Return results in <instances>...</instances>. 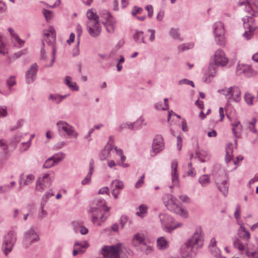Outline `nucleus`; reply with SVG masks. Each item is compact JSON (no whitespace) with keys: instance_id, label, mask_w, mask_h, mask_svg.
<instances>
[{"instance_id":"nucleus-1","label":"nucleus","mask_w":258,"mask_h":258,"mask_svg":"<svg viewBox=\"0 0 258 258\" xmlns=\"http://www.w3.org/2000/svg\"><path fill=\"white\" fill-rule=\"evenodd\" d=\"M110 208L106 206L104 199H96L92 203L89 209L91 221L95 225L100 226L107 219L108 216L105 215Z\"/></svg>"},{"instance_id":"nucleus-39","label":"nucleus","mask_w":258,"mask_h":258,"mask_svg":"<svg viewBox=\"0 0 258 258\" xmlns=\"http://www.w3.org/2000/svg\"><path fill=\"white\" fill-rule=\"evenodd\" d=\"M74 229L76 232L79 230L80 233L82 235H86L88 233V229L84 225L80 224L77 222L73 223Z\"/></svg>"},{"instance_id":"nucleus-18","label":"nucleus","mask_w":258,"mask_h":258,"mask_svg":"<svg viewBox=\"0 0 258 258\" xmlns=\"http://www.w3.org/2000/svg\"><path fill=\"white\" fill-rule=\"evenodd\" d=\"M213 60L215 66L223 67L227 64L228 58L222 49H218L214 53Z\"/></svg>"},{"instance_id":"nucleus-35","label":"nucleus","mask_w":258,"mask_h":258,"mask_svg":"<svg viewBox=\"0 0 258 258\" xmlns=\"http://www.w3.org/2000/svg\"><path fill=\"white\" fill-rule=\"evenodd\" d=\"M149 207L144 204H141L136 208V215L141 218L146 217L148 214Z\"/></svg>"},{"instance_id":"nucleus-56","label":"nucleus","mask_w":258,"mask_h":258,"mask_svg":"<svg viewBox=\"0 0 258 258\" xmlns=\"http://www.w3.org/2000/svg\"><path fill=\"white\" fill-rule=\"evenodd\" d=\"M54 165H56L54 160L51 157L48 158L43 164V167L45 168H49Z\"/></svg>"},{"instance_id":"nucleus-45","label":"nucleus","mask_w":258,"mask_h":258,"mask_svg":"<svg viewBox=\"0 0 258 258\" xmlns=\"http://www.w3.org/2000/svg\"><path fill=\"white\" fill-rule=\"evenodd\" d=\"M66 157V155L62 152H58L54 154L51 156V158L53 159L56 165L58 164L60 162L62 161Z\"/></svg>"},{"instance_id":"nucleus-38","label":"nucleus","mask_w":258,"mask_h":258,"mask_svg":"<svg viewBox=\"0 0 258 258\" xmlns=\"http://www.w3.org/2000/svg\"><path fill=\"white\" fill-rule=\"evenodd\" d=\"M231 125L232 126V130L233 135L236 138L239 137L242 129V126L240 121H237L235 123H232Z\"/></svg>"},{"instance_id":"nucleus-5","label":"nucleus","mask_w":258,"mask_h":258,"mask_svg":"<svg viewBox=\"0 0 258 258\" xmlns=\"http://www.w3.org/2000/svg\"><path fill=\"white\" fill-rule=\"evenodd\" d=\"M159 218L161 227L165 232L171 233L174 230L182 226V224L180 222L175 223L174 219L167 214H160L159 215Z\"/></svg>"},{"instance_id":"nucleus-40","label":"nucleus","mask_w":258,"mask_h":258,"mask_svg":"<svg viewBox=\"0 0 258 258\" xmlns=\"http://www.w3.org/2000/svg\"><path fill=\"white\" fill-rule=\"evenodd\" d=\"M196 155L202 162H206L210 158L209 154L205 151H197Z\"/></svg>"},{"instance_id":"nucleus-60","label":"nucleus","mask_w":258,"mask_h":258,"mask_svg":"<svg viewBox=\"0 0 258 258\" xmlns=\"http://www.w3.org/2000/svg\"><path fill=\"white\" fill-rule=\"evenodd\" d=\"M43 14L47 21L50 20L53 17L52 12L49 10L43 9Z\"/></svg>"},{"instance_id":"nucleus-20","label":"nucleus","mask_w":258,"mask_h":258,"mask_svg":"<svg viewBox=\"0 0 258 258\" xmlns=\"http://www.w3.org/2000/svg\"><path fill=\"white\" fill-rule=\"evenodd\" d=\"M242 21L244 27L249 29L248 31H245L243 33V36L247 40L250 39L253 35V31L255 29L253 26L254 21V19L250 16H245L243 18Z\"/></svg>"},{"instance_id":"nucleus-16","label":"nucleus","mask_w":258,"mask_h":258,"mask_svg":"<svg viewBox=\"0 0 258 258\" xmlns=\"http://www.w3.org/2000/svg\"><path fill=\"white\" fill-rule=\"evenodd\" d=\"M146 234L142 232H138L134 234L132 238V244L135 247L140 246H145L146 247V253L151 252L152 250V247L147 245L146 241Z\"/></svg>"},{"instance_id":"nucleus-31","label":"nucleus","mask_w":258,"mask_h":258,"mask_svg":"<svg viewBox=\"0 0 258 258\" xmlns=\"http://www.w3.org/2000/svg\"><path fill=\"white\" fill-rule=\"evenodd\" d=\"M94 171V162L91 160L89 163V171L85 177L82 180L81 184L83 185H88L91 182L92 175Z\"/></svg>"},{"instance_id":"nucleus-48","label":"nucleus","mask_w":258,"mask_h":258,"mask_svg":"<svg viewBox=\"0 0 258 258\" xmlns=\"http://www.w3.org/2000/svg\"><path fill=\"white\" fill-rule=\"evenodd\" d=\"M256 123V119L255 118H252L248 122V128L249 130L254 134H257V130L255 127Z\"/></svg>"},{"instance_id":"nucleus-50","label":"nucleus","mask_w":258,"mask_h":258,"mask_svg":"<svg viewBox=\"0 0 258 258\" xmlns=\"http://www.w3.org/2000/svg\"><path fill=\"white\" fill-rule=\"evenodd\" d=\"M211 254L214 257L217 258H226L225 256H222L221 254L220 249L217 247H215L209 249Z\"/></svg>"},{"instance_id":"nucleus-53","label":"nucleus","mask_w":258,"mask_h":258,"mask_svg":"<svg viewBox=\"0 0 258 258\" xmlns=\"http://www.w3.org/2000/svg\"><path fill=\"white\" fill-rule=\"evenodd\" d=\"M2 35L0 33V54L5 55L8 53L7 46L2 40Z\"/></svg>"},{"instance_id":"nucleus-8","label":"nucleus","mask_w":258,"mask_h":258,"mask_svg":"<svg viewBox=\"0 0 258 258\" xmlns=\"http://www.w3.org/2000/svg\"><path fill=\"white\" fill-rule=\"evenodd\" d=\"M115 154L119 158V159L115 162L114 160L108 159L107 160V164L109 168L113 170H116L117 165L122 168H127L130 166L129 163H126V157L124 155L122 149L118 148L117 147H114Z\"/></svg>"},{"instance_id":"nucleus-44","label":"nucleus","mask_w":258,"mask_h":258,"mask_svg":"<svg viewBox=\"0 0 258 258\" xmlns=\"http://www.w3.org/2000/svg\"><path fill=\"white\" fill-rule=\"evenodd\" d=\"M15 181H13L10 182V184H6L0 186V194H4L9 192L11 188H13L15 185Z\"/></svg>"},{"instance_id":"nucleus-32","label":"nucleus","mask_w":258,"mask_h":258,"mask_svg":"<svg viewBox=\"0 0 258 258\" xmlns=\"http://www.w3.org/2000/svg\"><path fill=\"white\" fill-rule=\"evenodd\" d=\"M63 84L72 91H78L79 87L75 82L72 81V78L70 76H66L63 79Z\"/></svg>"},{"instance_id":"nucleus-10","label":"nucleus","mask_w":258,"mask_h":258,"mask_svg":"<svg viewBox=\"0 0 258 258\" xmlns=\"http://www.w3.org/2000/svg\"><path fill=\"white\" fill-rule=\"evenodd\" d=\"M100 18L106 28L108 33H113L114 31L116 20L107 10H102L100 13Z\"/></svg>"},{"instance_id":"nucleus-4","label":"nucleus","mask_w":258,"mask_h":258,"mask_svg":"<svg viewBox=\"0 0 258 258\" xmlns=\"http://www.w3.org/2000/svg\"><path fill=\"white\" fill-rule=\"evenodd\" d=\"M56 125L58 134L61 137L66 138H78V133L75 127L68 122L64 120H59L56 122Z\"/></svg>"},{"instance_id":"nucleus-23","label":"nucleus","mask_w":258,"mask_h":258,"mask_svg":"<svg viewBox=\"0 0 258 258\" xmlns=\"http://www.w3.org/2000/svg\"><path fill=\"white\" fill-rule=\"evenodd\" d=\"M197 250L186 241L180 248V253L183 258L191 257L195 256Z\"/></svg>"},{"instance_id":"nucleus-28","label":"nucleus","mask_w":258,"mask_h":258,"mask_svg":"<svg viewBox=\"0 0 258 258\" xmlns=\"http://www.w3.org/2000/svg\"><path fill=\"white\" fill-rule=\"evenodd\" d=\"M8 31L12 37L14 45L18 48L22 47L25 43V41L21 39L12 28H8Z\"/></svg>"},{"instance_id":"nucleus-49","label":"nucleus","mask_w":258,"mask_h":258,"mask_svg":"<svg viewBox=\"0 0 258 258\" xmlns=\"http://www.w3.org/2000/svg\"><path fill=\"white\" fill-rule=\"evenodd\" d=\"M6 83L9 89L8 92H10L11 94L12 92V87L16 84L15 76H11L10 78L7 79Z\"/></svg>"},{"instance_id":"nucleus-47","label":"nucleus","mask_w":258,"mask_h":258,"mask_svg":"<svg viewBox=\"0 0 258 258\" xmlns=\"http://www.w3.org/2000/svg\"><path fill=\"white\" fill-rule=\"evenodd\" d=\"M134 123L135 130H138L142 127L143 125H145L146 123L145 122V119L143 117L141 116L136 121L133 122Z\"/></svg>"},{"instance_id":"nucleus-14","label":"nucleus","mask_w":258,"mask_h":258,"mask_svg":"<svg viewBox=\"0 0 258 258\" xmlns=\"http://www.w3.org/2000/svg\"><path fill=\"white\" fill-rule=\"evenodd\" d=\"M215 40L218 45L223 46L225 43L224 26L221 22H217L213 26Z\"/></svg>"},{"instance_id":"nucleus-29","label":"nucleus","mask_w":258,"mask_h":258,"mask_svg":"<svg viewBox=\"0 0 258 258\" xmlns=\"http://www.w3.org/2000/svg\"><path fill=\"white\" fill-rule=\"evenodd\" d=\"M69 96V94L61 95L58 93H50L48 96V100L53 104H59Z\"/></svg>"},{"instance_id":"nucleus-37","label":"nucleus","mask_w":258,"mask_h":258,"mask_svg":"<svg viewBox=\"0 0 258 258\" xmlns=\"http://www.w3.org/2000/svg\"><path fill=\"white\" fill-rule=\"evenodd\" d=\"M144 33L142 31L136 30L133 34V38L135 41L138 43L146 44Z\"/></svg>"},{"instance_id":"nucleus-64","label":"nucleus","mask_w":258,"mask_h":258,"mask_svg":"<svg viewBox=\"0 0 258 258\" xmlns=\"http://www.w3.org/2000/svg\"><path fill=\"white\" fill-rule=\"evenodd\" d=\"M23 137V135L19 134L16 135L13 138L11 139V142L13 144H16L19 143Z\"/></svg>"},{"instance_id":"nucleus-54","label":"nucleus","mask_w":258,"mask_h":258,"mask_svg":"<svg viewBox=\"0 0 258 258\" xmlns=\"http://www.w3.org/2000/svg\"><path fill=\"white\" fill-rule=\"evenodd\" d=\"M54 196V194L52 190H50L46 192L42 197L41 201L40 204H43L45 205L48 200L51 197Z\"/></svg>"},{"instance_id":"nucleus-57","label":"nucleus","mask_w":258,"mask_h":258,"mask_svg":"<svg viewBox=\"0 0 258 258\" xmlns=\"http://www.w3.org/2000/svg\"><path fill=\"white\" fill-rule=\"evenodd\" d=\"M45 205L43 204H40V208L38 213V218L42 219L44 218L47 215V212L44 209Z\"/></svg>"},{"instance_id":"nucleus-9","label":"nucleus","mask_w":258,"mask_h":258,"mask_svg":"<svg viewBox=\"0 0 258 258\" xmlns=\"http://www.w3.org/2000/svg\"><path fill=\"white\" fill-rule=\"evenodd\" d=\"M219 93L224 95L229 101L239 102L241 100V92L240 88L237 86H233L228 88H224L218 90Z\"/></svg>"},{"instance_id":"nucleus-22","label":"nucleus","mask_w":258,"mask_h":258,"mask_svg":"<svg viewBox=\"0 0 258 258\" xmlns=\"http://www.w3.org/2000/svg\"><path fill=\"white\" fill-rule=\"evenodd\" d=\"M38 65L34 63L32 64L27 70L25 73V80L28 84H32L36 78L38 72Z\"/></svg>"},{"instance_id":"nucleus-30","label":"nucleus","mask_w":258,"mask_h":258,"mask_svg":"<svg viewBox=\"0 0 258 258\" xmlns=\"http://www.w3.org/2000/svg\"><path fill=\"white\" fill-rule=\"evenodd\" d=\"M23 174H22L19 178V184L20 189H21L25 186H27L31 184L35 179V176L32 174H28L26 176V178L23 181Z\"/></svg>"},{"instance_id":"nucleus-21","label":"nucleus","mask_w":258,"mask_h":258,"mask_svg":"<svg viewBox=\"0 0 258 258\" xmlns=\"http://www.w3.org/2000/svg\"><path fill=\"white\" fill-rule=\"evenodd\" d=\"M243 159V156L239 155L236 157V160L233 158V145L232 143L227 144L226 148V156L225 161L226 163L229 165L231 163L232 160V163L234 165H237L239 162L242 161Z\"/></svg>"},{"instance_id":"nucleus-13","label":"nucleus","mask_w":258,"mask_h":258,"mask_svg":"<svg viewBox=\"0 0 258 258\" xmlns=\"http://www.w3.org/2000/svg\"><path fill=\"white\" fill-rule=\"evenodd\" d=\"M55 31L53 27L50 26L47 30H45L44 31L43 41H45L48 45H52V58L51 59V62L50 67L53 65V63L55 60V55L56 50L55 47L53 45L54 42L55 41Z\"/></svg>"},{"instance_id":"nucleus-58","label":"nucleus","mask_w":258,"mask_h":258,"mask_svg":"<svg viewBox=\"0 0 258 258\" xmlns=\"http://www.w3.org/2000/svg\"><path fill=\"white\" fill-rule=\"evenodd\" d=\"M31 140H29L26 142H23L21 143L20 146V150L22 152H25L27 151L31 146Z\"/></svg>"},{"instance_id":"nucleus-19","label":"nucleus","mask_w":258,"mask_h":258,"mask_svg":"<svg viewBox=\"0 0 258 258\" xmlns=\"http://www.w3.org/2000/svg\"><path fill=\"white\" fill-rule=\"evenodd\" d=\"M236 73L238 76L243 75L247 78L253 77L256 74V72L252 69L250 66L239 63L237 65Z\"/></svg>"},{"instance_id":"nucleus-33","label":"nucleus","mask_w":258,"mask_h":258,"mask_svg":"<svg viewBox=\"0 0 258 258\" xmlns=\"http://www.w3.org/2000/svg\"><path fill=\"white\" fill-rule=\"evenodd\" d=\"M114 147H112L109 144H107V145L105 146L104 150H103L101 153V160H107L108 159H110L111 153L115 154Z\"/></svg>"},{"instance_id":"nucleus-12","label":"nucleus","mask_w":258,"mask_h":258,"mask_svg":"<svg viewBox=\"0 0 258 258\" xmlns=\"http://www.w3.org/2000/svg\"><path fill=\"white\" fill-rule=\"evenodd\" d=\"M204 233L201 226L196 227L192 236L186 241L188 243L198 250L204 244Z\"/></svg>"},{"instance_id":"nucleus-15","label":"nucleus","mask_w":258,"mask_h":258,"mask_svg":"<svg viewBox=\"0 0 258 258\" xmlns=\"http://www.w3.org/2000/svg\"><path fill=\"white\" fill-rule=\"evenodd\" d=\"M239 6L244 7V11L253 16H258V1L257 0H239Z\"/></svg>"},{"instance_id":"nucleus-36","label":"nucleus","mask_w":258,"mask_h":258,"mask_svg":"<svg viewBox=\"0 0 258 258\" xmlns=\"http://www.w3.org/2000/svg\"><path fill=\"white\" fill-rule=\"evenodd\" d=\"M216 182L219 190L226 197L228 192V184L227 180L224 179L221 182H219L218 179H216Z\"/></svg>"},{"instance_id":"nucleus-51","label":"nucleus","mask_w":258,"mask_h":258,"mask_svg":"<svg viewBox=\"0 0 258 258\" xmlns=\"http://www.w3.org/2000/svg\"><path fill=\"white\" fill-rule=\"evenodd\" d=\"M254 98V97L248 92H246L244 94V101L248 105H252L253 104V100Z\"/></svg>"},{"instance_id":"nucleus-34","label":"nucleus","mask_w":258,"mask_h":258,"mask_svg":"<svg viewBox=\"0 0 258 258\" xmlns=\"http://www.w3.org/2000/svg\"><path fill=\"white\" fill-rule=\"evenodd\" d=\"M169 37L174 40L182 41L183 38L181 37L180 30L178 28L171 27L168 31Z\"/></svg>"},{"instance_id":"nucleus-3","label":"nucleus","mask_w":258,"mask_h":258,"mask_svg":"<svg viewBox=\"0 0 258 258\" xmlns=\"http://www.w3.org/2000/svg\"><path fill=\"white\" fill-rule=\"evenodd\" d=\"M87 17L89 20L87 26L90 35L94 37L99 35L101 27L98 22V17L92 9L89 10L87 12Z\"/></svg>"},{"instance_id":"nucleus-24","label":"nucleus","mask_w":258,"mask_h":258,"mask_svg":"<svg viewBox=\"0 0 258 258\" xmlns=\"http://www.w3.org/2000/svg\"><path fill=\"white\" fill-rule=\"evenodd\" d=\"M164 147L163 139L161 136L157 135L154 138L152 144V152L151 155L155 156L157 153L161 151Z\"/></svg>"},{"instance_id":"nucleus-59","label":"nucleus","mask_w":258,"mask_h":258,"mask_svg":"<svg viewBox=\"0 0 258 258\" xmlns=\"http://www.w3.org/2000/svg\"><path fill=\"white\" fill-rule=\"evenodd\" d=\"M143 11V9L137 6H134L131 11V14L133 16L135 17L137 14H141Z\"/></svg>"},{"instance_id":"nucleus-46","label":"nucleus","mask_w":258,"mask_h":258,"mask_svg":"<svg viewBox=\"0 0 258 258\" xmlns=\"http://www.w3.org/2000/svg\"><path fill=\"white\" fill-rule=\"evenodd\" d=\"M124 187V184L121 180L115 179L111 182L112 189L115 188L117 190H121Z\"/></svg>"},{"instance_id":"nucleus-11","label":"nucleus","mask_w":258,"mask_h":258,"mask_svg":"<svg viewBox=\"0 0 258 258\" xmlns=\"http://www.w3.org/2000/svg\"><path fill=\"white\" fill-rule=\"evenodd\" d=\"M54 180V176L49 173L41 174L36 182L35 189L36 191L42 192L47 188L49 187Z\"/></svg>"},{"instance_id":"nucleus-63","label":"nucleus","mask_w":258,"mask_h":258,"mask_svg":"<svg viewBox=\"0 0 258 258\" xmlns=\"http://www.w3.org/2000/svg\"><path fill=\"white\" fill-rule=\"evenodd\" d=\"M207 73H208L210 76L214 77L217 73V69L216 67L214 66H209Z\"/></svg>"},{"instance_id":"nucleus-55","label":"nucleus","mask_w":258,"mask_h":258,"mask_svg":"<svg viewBox=\"0 0 258 258\" xmlns=\"http://www.w3.org/2000/svg\"><path fill=\"white\" fill-rule=\"evenodd\" d=\"M134 125V123H133V122H123L120 125V126L119 127V130H122L123 129L127 128L130 130L133 131V130H135V128H134L135 126Z\"/></svg>"},{"instance_id":"nucleus-25","label":"nucleus","mask_w":258,"mask_h":258,"mask_svg":"<svg viewBox=\"0 0 258 258\" xmlns=\"http://www.w3.org/2000/svg\"><path fill=\"white\" fill-rule=\"evenodd\" d=\"M237 234L239 236V238L234 239L233 243L236 240H239L244 243H251L249 242L250 234L243 225H241V226L239 227L237 230Z\"/></svg>"},{"instance_id":"nucleus-41","label":"nucleus","mask_w":258,"mask_h":258,"mask_svg":"<svg viewBox=\"0 0 258 258\" xmlns=\"http://www.w3.org/2000/svg\"><path fill=\"white\" fill-rule=\"evenodd\" d=\"M211 182L210 176L208 174H204L200 176L199 182L202 186L206 187Z\"/></svg>"},{"instance_id":"nucleus-42","label":"nucleus","mask_w":258,"mask_h":258,"mask_svg":"<svg viewBox=\"0 0 258 258\" xmlns=\"http://www.w3.org/2000/svg\"><path fill=\"white\" fill-rule=\"evenodd\" d=\"M194 45L195 44L192 42L182 43L178 45L177 49L179 52H181L194 48Z\"/></svg>"},{"instance_id":"nucleus-62","label":"nucleus","mask_w":258,"mask_h":258,"mask_svg":"<svg viewBox=\"0 0 258 258\" xmlns=\"http://www.w3.org/2000/svg\"><path fill=\"white\" fill-rule=\"evenodd\" d=\"M187 173L188 175L191 177H194L196 175V171L195 170L194 168L192 167L191 163H189L188 164Z\"/></svg>"},{"instance_id":"nucleus-43","label":"nucleus","mask_w":258,"mask_h":258,"mask_svg":"<svg viewBox=\"0 0 258 258\" xmlns=\"http://www.w3.org/2000/svg\"><path fill=\"white\" fill-rule=\"evenodd\" d=\"M157 246L159 249H164L167 247L168 242L164 237H160L157 240Z\"/></svg>"},{"instance_id":"nucleus-7","label":"nucleus","mask_w":258,"mask_h":258,"mask_svg":"<svg viewBox=\"0 0 258 258\" xmlns=\"http://www.w3.org/2000/svg\"><path fill=\"white\" fill-rule=\"evenodd\" d=\"M233 246L239 251H245L248 258H258L257 248L252 243H244L239 240H236L233 242Z\"/></svg>"},{"instance_id":"nucleus-52","label":"nucleus","mask_w":258,"mask_h":258,"mask_svg":"<svg viewBox=\"0 0 258 258\" xmlns=\"http://www.w3.org/2000/svg\"><path fill=\"white\" fill-rule=\"evenodd\" d=\"M89 246V244L86 241H76L74 244V247H79L85 250Z\"/></svg>"},{"instance_id":"nucleus-17","label":"nucleus","mask_w":258,"mask_h":258,"mask_svg":"<svg viewBox=\"0 0 258 258\" xmlns=\"http://www.w3.org/2000/svg\"><path fill=\"white\" fill-rule=\"evenodd\" d=\"M39 239V236L34 228L31 227L24 233L23 244L25 247H28Z\"/></svg>"},{"instance_id":"nucleus-2","label":"nucleus","mask_w":258,"mask_h":258,"mask_svg":"<svg viewBox=\"0 0 258 258\" xmlns=\"http://www.w3.org/2000/svg\"><path fill=\"white\" fill-rule=\"evenodd\" d=\"M163 202L166 208L170 211L173 212L182 217H187V211L185 209L181 208L179 201L172 195H165L163 197Z\"/></svg>"},{"instance_id":"nucleus-61","label":"nucleus","mask_w":258,"mask_h":258,"mask_svg":"<svg viewBox=\"0 0 258 258\" xmlns=\"http://www.w3.org/2000/svg\"><path fill=\"white\" fill-rule=\"evenodd\" d=\"M8 114L7 107L6 106H0V118H4Z\"/></svg>"},{"instance_id":"nucleus-26","label":"nucleus","mask_w":258,"mask_h":258,"mask_svg":"<svg viewBox=\"0 0 258 258\" xmlns=\"http://www.w3.org/2000/svg\"><path fill=\"white\" fill-rule=\"evenodd\" d=\"M178 163L176 161H173L171 163V179L172 182L173 186H179V182L178 179V174L177 172Z\"/></svg>"},{"instance_id":"nucleus-27","label":"nucleus","mask_w":258,"mask_h":258,"mask_svg":"<svg viewBox=\"0 0 258 258\" xmlns=\"http://www.w3.org/2000/svg\"><path fill=\"white\" fill-rule=\"evenodd\" d=\"M8 31L12 37L14 45L18 48L22 47L25 43V41L21 39L12 28H8Z\"/></svg>"},{"instance_id":"nucleus-6","label":"nucleus","mask_w":258,"mask_h":258,"mask_svg":"<svg viewBox=\"0 0 258 258\" xmlns=\"http://www.w3.org/2000/svg\"><path fill=\"white\" fill-rule=\"evenodd\" d=\"M17 239V233L13 230L9 231L4 237L2 249L5 255H7L13 250Z\"/></svg>"}]
</instances>
